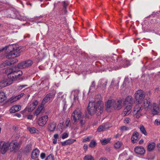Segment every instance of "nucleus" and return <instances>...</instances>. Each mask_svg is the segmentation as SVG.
<instances>
[{
	"instance_id": "nucleus-51",
	"label": "nucleus",
	"mask_w": 160,
	"mask_h": 160,
	"mask_svg": "<svg viewBox=\"0 0 160 160\" xmlns=\"http://www.w3.org/2000/svg\"><path fill=\"white\" fill-rule=\"evenodd\" d=\"M68 134L67 133L64 132V133H63L62 134V138L63 139H64L68 138Z\"/></svg>"
},
{
	"instance_id": "nucleus-44",
	"label": "nucleus",
	"mask_w": 160,
	"mask_h": 160,
	"mask_svg": "<svg viewBox=\"0 0 160 160\" xmlns=\"http://www.w3.org/2000/svg\"><path fill=\"white\" fill-rule=\"evenodd\" d=\"M92 138V137L89 136L87 138H84L82 140V142H89Z\"/></svg>"
},
{
	"instance_id": "nucleus-2",
	"label": "nucleus",
	"mask_w": 160,
	"mask_h": 160,
	"mask_svg": "<svg viewBox=\"0 0 160 160\" xmlns=\"http://www.w3.org/2000/svg\"><path fill=\"white\" fill-rule=\"evenodd\" d=\"M103 108V103L99 100L97 103L94 102H90L88 110V113L91 115H93L96 112L98 115H99L102 112Z\"/></svg>"
},
{
	"instance_id": "nucleus-57",
	"label": "nucleus",
	"mask_w": 160,
	"mask_h": 160,
	"mask_svg": "<svg viewBox=\"0 0 160 160\" xmlns=\"http://www.w3.org/2000/svg\"><path fill=\"white\" fill-rule=\"evenodd\" d=\"M22 141L21 140H19L18 142H17V144L18 145V146L19 148L22 145Z\"/></svg>"
},
{
	"instance_id": "nucleus-48",
	"label": "nucleus",
	"mask_w": 160,
	"mask_h": 160,
	"mask_svg": "<svg viewBox=\"0 0 160 160\" xmlns=\"http://www.w3.org/2000/svg\"><path fill=\"white\" fill-rule=\"evenodd\" d=\"M121 130L122 131H127L128 130L129 128H128L126 127L125 126H122L121 127Z\"/></svg>"
},
{
	"instance_id": "nucleus-63",
	"label": "nucleus",
	"mask_w": 160,
	"mask_h": 160,
	"mask_svg": "<svg viewBox=\"0 0 160 160\" xmlns=\"http://www.w3.org/2000/svg\"><path fill=\"white\" fill-rule=\"evenodd\" d=\"M53 143L54 144H56L57 143V139H52Z\"/></svg>"
},
{
	"instance_id": "nucleus-8",
	"label": "nucleus",
	"mask_w": 160,
	"mask_h": 160,
	"mask_svg": "<svg viewBox=\"0 0 160 160\" xmlns=\"http://www.w3.org/2000/svg\"><path fill=\"white\" fill-rule=\"evenodd\" d=\"M142 109V107L139 104H137L134 108L133 113L134 114L136 115V118H138L141 116V112Z\"/></svg>"
},
{
	"instance_id": "nucleus-54",
	"label": "nucleus",
	"mask_w": 160,
	"mask_h": 160,
	"mask_svg": "<svg viewBox=\"0 0 160 160\" xmlns=\"http://www.w3.org/2000/svg\"><path fill=\"white\" fill-rule=\"evenodd\" d=\"M27 85H20L18 86V89L19 90H21L22 88H25V87L27 86Z\"/></svg>"
},
{
	"instance_id": "nucleus-27",
	"label": "nucleus",
	"mask_w": 160,
	"mask_h": 160,
	"mask_svg": "<svg viewBox=\"0 0 160 160\" xmlns=\"http://www.w3.org/2000/svg\"><path fill=\"white\" fill-rule=\"evenodd\" d=\"M56 127V124L54 123H50L48 126V130L50 132L54 131Z\"/></svg>"
},
{
	"instance_id": "nucleus-53",
	"label": "nucleus",
	"mask_w": 160,
	"mask_h": 160,
	"mask_svg": "<svg viewBox=\"0 0 160 160\" xmlns=\"http://www.w3.org/2000/svg\"><path fill=\"white\" fill-rule=\"evenodd\" d=\"M26 149L27 151H29L31 150L32 149L31 145V144H29L27 145L26 147Z\"/></svg>"
},
{
	"instance_id": "nucleus-60",
	"label": "nucleus",
	"mask_w": 160,
	"mask_h": 160,
	"mask_svg": "<svg viewBox=\"0 0 160 160\" xmlns=\"http://www.w3.org/2000/svg\"><path fill=\"white\" fill-rule=\"evenodd\" d=\"M61 144L62 145L64 146L66 145H68L67 143V140H66L65 141L61 142Z\"/></svg>"
},
{
	"instance_id": "nucleus-10",
	"label": "nucleus",
	"mask_w": 160,
	"mask_h": 160,
	"mask_svg": "<svg viewBox=\"0 0 160 160\" xmlns=\"http://www.w3.org/2000/svg\"><path fill=\"white\" fill-rule=\"evenodd\" d=\"M48 118L47 115H45L41 117L38 120V124L39 126L43 127L46 123L48 120Z\"/></svg>"
},
{
	"instance_id": "nucleus-33",
	"label": "nucleus",
	"mask_w": 160,
	"mask_h": 160,
	"mask_svg": "<svg viewBox=\"0 0 160 160\" xmlns=\"http://www.w3.org/2000/svg\"><path fill=\"white\" fill-rule=\"evenodd\" d=\"M83 160H94V158L91 155L88 154L84 157Z\"/></svg>"
},
{
	"instance_id": "nucleus-13",
	"label": "nucleus",
	"mask_w": 160,
	"mask_h": 160,
	"mask_svg": "<svg viewBox=\"0 0 160 160\" xmlns=\"http://www.w3.org/2000/svg\"><path fill=\"white\" fill-rule=\"evenodd\" d=\"M9 146L11 151L16 152L19 149L18 146L17 142L16 140L12 141L10 143H9Z\"/></svg>"
},
{
	"instance_id": "nucleus-23",
	"label": "nucleus",
	"mask_w": 160,
	"mask_h": 160,
	"mask_svg": "<svg viewBox=\"0 0 160 160\" xmlns=\"http://www.w3.org/2000/svg\"><path fill=\"white\" fill-rule=\"evenodd\" d=\"M138 133L137 132H133L131 138V140L133 143H135L136 142L138 138Z\"/></svg>"
},
{
	"instance_id": "nucleus-6",
	"label": "nucleus",
	"mask_w": 160,
	"mask_h": 160,
	"mask_svg": "<svg viewBox=\"0 0 160 160\" xmlns=\"http://www.w3.org/2000/svg\"><path fill=\"white\" fill-rule=\"evenodd\" d=\"M114 100H108L105 104L106 110L109 112L114 110Z\"/></svg>"
},
{
	"instance_id": "nucleus-19",
	"label": "nucleus",
	"mask_w": 160,
	"mask_h": 160,
	"mask_svg": "<svg viewBox=\"0 0 160 160\" xmlns=\"http://www.w3.org/2000/svg\"><path fill=\"white\" fill-rule=\"evenodd\" d=\"M152 113L153 115L158 114L159 111V107L156 103H154L152 105Z\"/></svg>"
},
{
	"instance_id": "nucleus-40",
	"label": "nucleus",
	"mask_w": 160,
	"mask_h": 160,
	"mask_svg": "<svg viewBox=\"0 0 160 160\" xmlns=\"http://www.w3.org/2000/svg\"><path fill=\"white\" fill-rule=\"evenodd\" d=\"M17 101L15 96H12L8 100V101L11 103H12Z\"/></svg>"
},
{
	"instance_id": "nucleus-20",
	"label": "nucleus",
	"mask_w": 160,
	"mask_h": 160,
	"mask_svg": "<svg viewBox=\"0 0 160 160\" xmlns=\"http://www.w3.org/2000/svg\"><path fill=\"white\" fill-rule=\"evenodd\" d=\"M21 107L19 105H15L12 107L10 109V112L14 113L19 111L21 109Z\"/></svg>"
},
{
	"instance_id": "nucleus-24",
	"label": "nucleus",
	"mask_w": 160,
	"mask_h": 160,
	"mask_svg": "<svg viewBox=\"0 0 160 160\" xmlns=\"http://www.w3.org/2000/svg\"><path fill=\"white\" fill-rule=\"evenodd\" d=\"M107 83V81L105 80H101L98 82V86L105 88Z\"/></svg>"
},
{
	"instance_id": "nucleus-43",
	"label": "nucleus",
	"mask_w": 160,
	"mask_h": 160,
	"mask_svg": "<svg viewBox=\"0 0 160 160\" xmlns=\"http://www.w3.org/2000/svg\"><path fill=\"white\" fill-rule=\"evenodd\" d=\"M126 158L124 153H122L120 154L118 158V160H123Z\"/></svg>"
},
{
	"instance_id": "nucleus-29",
	"label": "nucleus",
	"mask_w": 160,
	"mask_h": 160,
	"mask_svg": "<svg viewBox=\"0 0 160 160\" xmlns=\"http://www.w3.org/2000/svg\"><path fill=\"white\" fill-rule=\"evenodd\" d=\"M6 99V97L3 92H0V102H2Z\"/></svg>"
},
{
	"instance_id": "nucleus-30",
	"label": "nucleus",
	"mask_w": 160,
	"mask_h": 160,
	"mask_svg": "<svg viewBox=\"0 0 160 160\" xmlns=\"http://www.w3.org/2000/svg\"><path fill=\"white\" fill-rule=\"evenodd\" d=\"M35 108V107H34L33 104H32V103H30L28 105V107L26 108L25 109L26 111L30 112L32 111Z\"/></svg>"
},
{
	"instance_id": "nucleus-62",
	"label": "nucleus",
	"mask_w": 160,
	"mask_h": 160,
	"mask_svg": "<svg viewBox=\"0 0 160 160\" xmlns=\"http://www.w3.org/2000/svg\"><path fill=\"white\" fill-rule=\"evenodd\" d=\"M53 137H54V139H57L58 138L59 136H58V134H56L54 135Z\"/></svg>"
},
{
	"instance_id": "nucleus-11",
	"label": "nucleus",
	"mask_w": 160,
	"mask_h": 160,
	"mask_svg": "<svg viewBox=\"0 0 160 160\" xmlns=\"http://www.w3.org/2000/svg\"><path fill=\"white\" fill-rule=\"evenodd\" d=\"M134 103L133 98L131 96L129 95L126 97L123 102V104L127 106H131L132 107Z\"/></svg>"
},
{
	"instance_id": "nucleus-3",
	"label": "nucleus",
	"mask_w": 160,
	"mask_h": 160,
	"mask_svg": "<svg viewBox=\"0 0 160 160\" xmlns=\"http://www.w3.org/2000/svg\"><path fill=\"white\" fill-rule=\"evenodd\" d=\"M21 48L18 45H10L4 48L0 51H4L8 54L6 56L9 58V56L14 58L19 56Z\"/></svg>"
},
{
	"instance_id": "nucleus-45",
	"label": "nucleus",
	"mask_w": 160,
	"mask_h": 160,
	"mask_svg": "<svg viewBox=\"0 0 160 160\" xmlns=\"http://www.w3.org/2000/svg\"><path fill=\"white\" fill-rule=\"evenodd\" d=\"M67 143L68 145L71 144L73 143L75 141H76V139H68L67 140Z\"/></svg>"
},
{
	"instance_id": "nucleus-58",
	"label": "nucleus",
	"mask_w": 160,
	"mask_h": 160,
	"mask_svg": "<svg viewBox=\"0 0 160 160\" xmlns=\"http://www.w3.org/2000/svg\"><path fill=\"white\" fill-rule=\"evenodd\" d=\"M154 123L155 125H158L160 124V121L156 119Z\"/></svg>"
},
{
	"instance_id": "nucleus-59",
	"label": "nucleus",
	"mask_w": 160,
	"mask_h": 160,
	"mask_svg": "<svg viewBox=\"0 0 160 160\" xmlns=\"http://www.w3.org/2000/svg\"><path fill=\"white\" fill-rule=\"evenodd\" d=\"M32 103V104H33L34 107L35 108L38 105V102L37 101H35Z\"/></svg>"
},
{
	"instance_id": "nucleus-18",
	"label": "nucleus",
	"mask_w": 160,
	"mask_h": 160,
	"mask_svg": "<svg viewBox=\"0 0 160 160\" xmlns=\"http://www.w3.org/2000/svg\"><path fill=\"white\" fill-rule=\"evenodd\" d=\"M135 152L138 154L142 155L145 152V150L144 148L142 147H137L134 149Z\"/></svg>"
},
{
	"instance_id": "nucleus-5",
	"label": "nucleus",
	"mask_w": 160,
	"mask_h": 160,
	"mask_svg": "<svg viewBox=\"0 0 160 160\" xmlns=\"http://www.w3.org/2000/svg\"><path fill=\"white\" fill-rule=\"evenodd\" d=\"M134 97L136 102L139 104L141 103L145 98L143 92L141 90H138L135 93Z\"/></svg>"
},
{
	"instance_id": "nucleus-36",
	"label": "nucleus",
	"mask_w": 160,
	"mask_h": 160,
	"mask_svg": "<svg viewBox=\"0 0 160 160\" xmlns=\"http://www.w3.org/2000/svg\"><path fill=\"white\" fill-rule=\"evenodd\" d=\"M139 129L141 132L144 135H147V132L145 130V128L143 126L141 125L140 126Z\"/></svg>"
},
{
	"instance_id": "nucleus-7",
	"label": "nucleus",
	"mask_w": 160,
	"mask_h": 160,
	"mask_svg": "<svg viewBox=\"0 0 160 160\" xmlns=\"http://www.w3.org/2000/svg\"><path fill=\"white\" fill-rule=\"evenodd\" d=\"M9 143L3 141L0 142V152L4 154L8 149Z\"/></svg>"
},
{
	"instance_id": "nucleus-52",
	"label": "nucleus",
	"mask_w": 160,
	"mask_h": 160,
	"mask_svg": "<svg viewBox=\"0 0 160 160\" xmlns=\"http://www.w3.org/2000/svg\"><path fill=\"white\" fill-rule=\"evenodd\" d=\"M130 119L129 118H124V122L125 124L129 123Z\"/></svg>"
},
{
	"instance_id": "nucleus-22",
	"label": "nucleus",
	"mask_w": 160,
	"mask_h": 160,
	"mask_svg": "<svg viewBox=\"0 0 160 160\" xmlns=\"http://www.w3.org/2000/svg\"><path fill=\"white\" fill-rule=\"evenodd\" d=\"M40 153L39 150L37 149H34L32 153V158L33 159L37 158L38 157Z\"/></svg>"
},
{
	"instance_id": "nucleus-56",
	"label": "nucleus",
	"mask_w": 160,
	"mask_h": 160,
	"mask_svg": "<svg viewBox=\"0 0 160 160\" xmlns=\"http://www.w3.org/2000/svg\"><path fill=\"white\" fill-rule=\"evenodd\" d=\"M95 85V83L94 81H93L92 83L91 86L90 87V90L92 89V88L94 87Z\"/></svg>"
},
{
	"instance_id": "nucleus-38",
	"label": "nucleus",
	"mask_w": 160,
	"mask_h": 160,
	"mask_svg": "<svg viewBox=\"0 0 160 160\" xmlns=\"http://www.w3.org/2000/svg\"><path fill=\"white\" fill-rule=\"evenodd\" d=\"M122 144V143L121 142L118 141L114 144V147L115 148L118 149L121 147Z\"/></svg>"
},
{
	"instance_id": "nucleus-16",
	"label": "nucleus",
	"mask_w": 160,
	"mask_h": 160,
	"mask_svg": "<svg viewBox=\"0 0 160 160\" xmlns=\"http://www.w3.org/2000/svg\"><path fill=\"white\" fill-rule=\"evenodd\" d=\"M132 108V107H131V106H127L123 110V112L122 113V115L125 116L129 115L131 112Z\"/></svg>"
},
{
	"instance_id": "nucleus-46",
	"label": "nucleus",
	"mask_w": 160,
	"mask_h": 160,
	"mask_svg": "<svg viewBox=\"0 0 160 160\" xmlns=\"http://www.w3.org/2000/svg\"><path fill=\"white\" fill-rule=\"evenodd\" d=\"M63 7L64 9V10L65 13H66L67 12L66 9L68 5V3L67 2H63Z\"/></svg>"
},
{
	"instance_id": "nucleus-35",
	"label": "nucleus",
	"mask_w": 160,
	"mask_h": 160,
	"mask_svg": "<svg viewBox=\"0 0 160 160\" xmlns=\"http://www.w3.org/2000/svg\"><path fill=\"white\" fill-rule=\"evenodd\" d=\"M110 140V138H108L107 139H104L103 140H100V142L102 145H104L109 142Z\"/></svg>"
},
{
	"instance_id": "nucleus-15",
	"label": "nucleus",
	"mask_w": 160,
	"mask_h": 160,
	"mask_svg": "<svg viewBox=\"0 0 160 160\" xmlns=\"http://www.w3.org/2000/svg\"><path fill=\"white\" fill-rule=\"evenodd\" d=\"M114 110H119L122 107V101L121 100H118L116 101L114 100Z\"/></svg>"
},
{
	"instance_id": "nucleus-14",
	"label": "nucleus",
	"mask_w": 160,
	"mask_h": 160,
	"mask_svg": "<svg viewBox=\"0 0 160 160\" xmlns=\"http://www.w3.org/2000/svg\"><path fill=\"white\" fill-rule=\"evenodd\" d=\"M151 100L150 98L146 99L144 100L143 107L146 110H150L152 108V105L151 103Z\"/></svg>"
},
{
	"instance_id": "nucleus-21",
	"label": "nucleus",
	"mask_w": 160,
	"mask_h": 160,
	"mask_svg": "<svg viewBox=\"0 0 160 160\" xmlns=\"http://www.w3.org/2000/svg\"><path fill=\"white\" fill-rule=\"evenodd\" d=\"M14 63V62H11L8 60H6L2 62L1 64L0 65V68H4L6 67L11 65Z\"/></svg>"
},
{
	"instance_id": "nucleus-28",
	"label": "nucleus",
	"mask_w": 160,
	"mask_h": 160,
	"mask_svg": "<svg viewBox=\"0 0 160 160\" xmlns=\"http://www.w3.org/2000/svg\"><path fill=\"white\" fill-rule=\"evenodd\" d=\"M43 106L41 104V105L34 112V115H35L38 116L39 114L42 110L43 108Z\"/></svg>"
},
{
	"instance_id": "nucleus-4",
	"label": "nucleus",
	"mask_w": 160,
	"mask_h": 160,
	"mask_svg": "<svg viewBox=\"0 0 160 160\" xmlns=\"http://www.w3.org/2000/svg\"><path fill=\"white\" fill-rule=\"evenodd\" d=\"M22 72L19 70H16L15 68L10 69L8 76L9 78L12 77L11 79L12 81L16 80L22 74Z\"/></svg>"
},
{
	"instance_id": "nucleus-37",
	"label": "nucleus",
	"mask_w": 160,
	"mask_h": 160,
	"mask_svg": "<svg viewBox=\"0 0 160 160\" xmlns=\"http://www.w3.org/2000/svg\"><path fill=\"white\" fill-rule=\"evenodd\" d=\"M97 145L96 141L94 140H92L89 145V147L91 148H94Z\"/></svg>"
},
{
	"instance_id": "nucleus-50",
	"label": "nucleus",
	"mask_w": 160,
	"mask_h": 160,
	"mask_svg": "<svg viewBox=\"0 0 160 160\" xmlns=\"http://www.w3.org/2000/svg\"><path fill=\"white\" fill-rule=\"evenodd\" d=\"M70 123V120L69 119H67L65 123V127L67 128L69 127Z\"/></svg>"
},
{
	"instance_id": "nucleus-64",
	"label": "nucleus",
	"mask_w": 160,
	"mask_h": 160,
	"mask_svg": "<svg viewBox=\"0 0 160 160\" xmlns=\"http://www.w3.org/2000/svg\"><path fill=\"white\" fill-rule=\"evenodd\" d=\"M99 160H108L107 158L105 157H102Z\"/></svg>"
},
{
	"instance_id": "nucleus-17",
	"label": "nucleus",
	"mask_w": 160,
	"mask_h": 160,
	"mask_svg": "<svg viewBox=\"0 0 160 160\" xmlns=\"http://www.w3.org/2000/svg\"><path fill=\"white\" fill-rule=\"evenodd\" d=\"M17 12H16V13H14L13 12L12 15L10 17L12 18H16L21 21L26 20V19H28L27 17H25L24 16H18V15L17 14Z\"/></svg>"
},
{
	"instance_id": "nucleus-55",
	"label": "nucleus",
	"mask_w": 160,
	"mask_h": 160,
	"mask_svg": "<svg viewBox=\"0 0 160 160\" xmlns=\"http://www.w3.org/2000/svg\"><path fill=\"white\" fill-rule=\"evenodd\" d=\"M83 148L85 152H86L88 150V145L86 144H85L83 145Z\"/></svg>"
},
{
	"instance_id": "nucleus-32",
	"label": "nucleus",
	"mask_w": 160,
	"mask_h": 160,
	"mask_svg": "<svg viewBox=\"0 0 160 160\" xmlns=\"http://www.w3.org/2000/svg\"><path fill=\"white\" fill-rule=\"evenodd\" d=\"M108 128V127H106V125L100 126L98 128L97 131L100 132L105 130Z\"/></svg>"
},
{
	"instance_id": "nucleus-25",
	"label": "nucleus",
	"mask_w": 160,
	"mask_h": 160,
	"mask_svg": "<svg viewBox=\"0 0 160 160\" xmlns=\"http://www.w3.org/2000/svg\"><path fill=\"white\" fill-rule=\"evenodd\" d=\"M10 84L9 83L6 79H4L0 82V87L1 88H3Z\"/></svg>"
},
{
	"instance_id": "nucleus-34",
	"label": "nucleus",
	"mask_w": 160,
	"mask_h": 160,
	"mask_svg": "<svg viewBox=\"0 0 160 160\" xmlns=\"http://www.w3.org/2000/svg\"><path fill=\"white\" fill-rule=\"evenodd\" d=\"M66 96V95H63L62 96H61V97L62 99V101L64 104V106L63 107V110H65L67 107V105L66 103V101H65Z\"/></svg>"
},
{
	"instance_id": "nucleus-41",
	"label": "nucleus",
	"mask_w": 160,
	"mask_h": 160,
	"mask_svg": "<svg viewBox=\"0 0 160 160\" xmlns=\"http://www.w3.org/2000/svg\"><path fill=\"white\" fill-rule=\"evenodd\" d=\"M122 63L124 67H128L130 64L129 62L127 60H124L122 61Z\"/></svg>"
},
{
	"instance_id": "nucleus-12",
	"label": "nucleus",
	"mask_w": 160,
	"mask_h": 160,
	"mask_svg": "<svg viewBox=\"0 0 160 160\" xmlns=\"http://www.w3.org/2000/svg\"><path fill=\"white\" fill-rule=\"evenodd\" d=\"M55 95V93L53 92L47 94L42 101V105H44L46 103L51 100L54 97Z\"/></svg>"
},
{
	"instance_id": "nucleus-1",
	"label": "nucleus",
	"mask_w": 160,
	"mask_h": 160,
	"mask_svg": "<svg viewBox=\"0 0 160 160\" xmlns=\"http://www.w3.org/2000/svg\"><path fill=\"white\" fill-rule=\"evenodd\" d=\"M71 121L74 125L79 124L81 127L85 125L86 122V117L82 113L81 109L77 108L72 114Z\"/></svg>"
},
{
	"instance_id": "nucleus-26",
	"label": "nucleus",
	"mask_w": 160,
	"mask_h": 160,
	"mask_svg": "<svg viewBox=\"0 0 160 160\" xmlns=\"http://www.w3.org/2000/svg\"><path fill=\"white\" fill-rule=\"evenodd\" d=\"M156 144L154 142H152L148 144V150L150 152L152 151L154 148Z\"/></svg>"
},
{
	"instance_id": "nucleus-9",
	"label": "nucleus",
	"mask_w": 160,
	"mask_h": 160,
	"mask_svg": "<svg viewBox=\"0 0 160 160\" xmlns=\"http://www.w3.org/2000/svg\"><path fill=\"white\" fill-rule=\"evenodd\" d=\"M32 64V61L28 60L18 64L17 67L20 69L26 68L31 66Z\"/></svg>"
},
{
	"instance_id": "nucleus-31",
	"label": "nucleus",
	"mask_w": 160,
	"mask_h": 160,
	"mask_svg": "<svg viewBox=\"0 0 160 160\" xmlns=\"http://www.w3.org/2000/svg\"><path fill=\"white\" fill-rule=\"evenodd\" d=\"M28 129L29 131L32 134L34 133H38L39 132V131L38 130L33 127L28 128Z\"/></svg>"
},
{
	"instance_id": "nucleus-47",
	"label": "nucleus",
	"mask_w": 160,
	"mask_h": 160,
	"mask_svg": "<svg viewBox=\"0 0 160 160\" xmlns=\"http://www.w3.org/2000/svg\"><path fill=\"white\" fill-rule=\"evenodd\" d=\"M53 157L52 155L50 154L47 157L46 160H53Z\"/></svg>"
},
{
	"instance_id": "nucleus-42",
	"label": "nucleus",
	"mask_w": 160,
	"mask_h": 160,
	"mask_svg": "<svg viewBox=\"0 0 160 160\" xmlns=\"http://www.w3.org/2000/svg\"><path fill=\"white\" fill-rule=\"evenodd\" d=\"M10 28L12 30L19 29V27L16 25H10Z\"/></svg>"
},
{
	"instance_id": "nucleus-49",
	"label": "nucleus",
	"mask_w": 160,
	"mask_h": 160,
	"mask_svg": "<svg viewBox=\"0 0 160 160\" xmlns=\"http://www.w3.org/2000/svg\"><path fill=\"white\" fill-rule=\"evenodd\" d=\"M24 95V93H22L19 95L15 96L17 100L19 99L21 97H22Z\"/></svg>"
},
{
	"instance_id": "nucleus-39",
	"label": "nucleus",
	"mask_w": 160,
	"mask_h": 160,
	"mask_svg": "<svg viewBox=\"0 0 160 160\" xmlns=\"http://www.w3.org/2000/svg\"><path fill=\"white\" fill-rule=\"evenodd\" d=\"M79 93V92L78 90H74L72 92V93L73 94L74 99H76L78 98V95Z\"/></svg>"
},
{
	"instance_id": "nucleus-61",
	"label": "nucleus",
	"mask_w": 160,
	"mask_h": 160,
	"mask_svg": "<svg viewBox=\"0 0 160 160\" xmlns=\"http://www.w3.org/2000/svg\"><path fill=\"white\" fill-rule=\"evenodd\" d=\"M40 157L42 159L44 158L45 157V154L44 153H41L40 155Z\"/></svg>"
}]
</instances>
